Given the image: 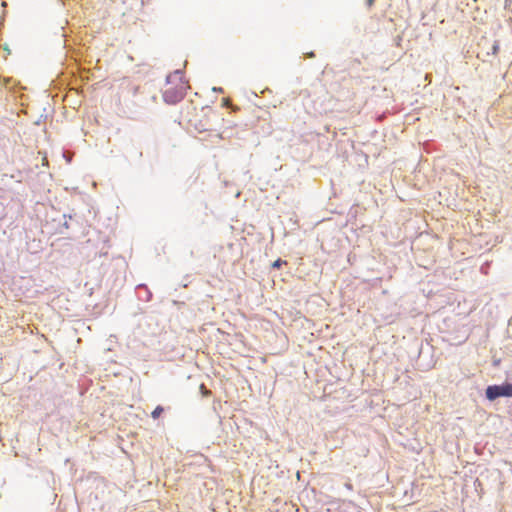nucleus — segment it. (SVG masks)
<instances>
[{"label": "nucleus", "instance_id": "obj_1", "mask_svg": "<svg viewBox=\"0 0 512 512\" xmlns=\"http://www.w3.org/2000/svg\"><path fill=\"white\" fill-rule=\"evenodd\" d=\"M188 89L189 84L184 80L183 74L176 71L167 77V87L163 92V98L165 102L175 104L184 97Z\"/></svg>", "mask_w": 512, "mask_h": 512}, {"label": "nucleus", "instance_id": "obj_2", "mask_svg": "<svg viewBox=\"0 0 512 512\" xmlns=\"http://www.w3.org/2000/svg\"><path fill=\"white\" fill-rule=\"evenodd\" d=\"M486 396L489 400H494L501 396H512V384H504V385H493L489 386L486 389Z\"/></svg>", "mask_w": 512, "mask_h": 512}, {"label": "nucleus", "instance_id": "obj_3", "mask_svg": "<svg viewBox=\"0 0 512 512\" xmlns=\"http://www.w3.org/2000/svg\"><path fill=\"white\" fill-rule=\"evenodd\" d=\"M164 411L163 407L162 406H157L151 413V416L154 418V419H157L161 414L162 412Z\"/></svg>", "mask_w": 512, "mask_h": 512}, {"label": "nucleus", "instance_id": "obj_4", "mask_svg": "<svg viewBox=\"0 0 512 512\" xmlns=\"http://www.w3.org/2000/svg\"><path fill=\"white\" fill-rule=\"evenodd\" d=\"M283 263H286L285 261H282L281 259H278L276 260L275 262H273L272 266L274 268H279Z\"/></svg>", "mask_w": 512, "mask_h": 512}, {"label": "nucleus", "instance_id": "obj_5", "mask_svg": "<svg viewBox=\"0 0 512 512\" xmlns=\"http://www.w3.org/2000/svg\"><path fill=\"white\" fill-rule=\"evenodd\" d=\"M373 2H374V0H368V1H367L368 6H369V7H370V6H372V5H373Z\"/></svg>", "mask_w": 512, "mask_h": 512}]
</instances>
